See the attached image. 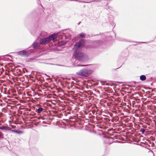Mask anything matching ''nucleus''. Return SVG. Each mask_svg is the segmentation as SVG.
<instances>
[{
  "label": "nucleus",
  "instance_id": "1",
  "mask_svg": "<svg viewBox=\"0 0 156 156\" xmlns=\"http://www.w3.org/2000/svg\"><path fill=\"white\" fill-rule=\"evenodd\" d=\"M75 58L78 60L85 61L88 59L87 55L81 52H76L73 54Z\"/></svg>",
  "mask_w": 156,
  "mask_h": 156
},
{
  "label": "nucleus",
  "instance_id": "2",
  "mask_svg": "<svg viewBox=\"0 0 156 156\" xmlns=\"http://www.w3.org/2000/svg\"><path fill=\"white\" fill-rule=\"evenodd\" d=\"M92 73V71L90 69H83L80 70L77 73V74L83 76H87L89 75Z\"/></svg>",
  "mask_w": 156,
  "mask_h": 156
},
{
  "label": "nucleus",
  "instance_id": "3",
  "mask_svg": "<svg viewBox=\"0 0 156 156\" xmlns=\"http://www.w3.org/2000/svg\"><path fill=\"white\" fill-rule=\"evenodd\" d=\"M84 41L82 40L77 42L74 46L73 50L74 51H76L81 49L84 44Z\"/></svg>",
  "mask_w": 156,
  "mask_h": 156
},
{
  "label": "nucleus",
  "instance_id": "4",
  "mask_svg": "<svg viewBox=\"0 0 156 156\" xmlns=\"http://www.w3.org/2000/svg\"><path fill=\"white\" fill-rule=\"evenodd\" d=\"M49 41V39L48 37H46L44 38H42L41 39L40 41V44H48Z\"/></svg>",
  "mask_w": 156,
  "mask_h": 156
},
{
  "label": "nucleus",
  "instance_id": "5",
  "mask_svg": "<svg viewBox=\"0 0 156 156\" xmlns=\"http://www.w3.org/2000/svg\"><path fill=\"white\" fill-rule=\"evenodd\" d=\"M58 36V34H54L49 36L48 38L49 39V41H53L56 39Z\"/></svg>",
  "mask_w": 156,
  "mask_h": 156
},
{
  "label": "nucleus",
  "instance_id": "6",
  "mask_svg": "<svg viewBox=\"0 0 156 156\" xmlns=\"http://www.w3.org/2000/svg\"><path fill=\"white\" fill-rule=\"evenodd\" d=\"M28 50L26 51L24 50L19 51L17 53L18 54L22 56H27L28 55Z\"/></svg>",
  "mask_w": 156,
  "mask_h": 156
},
{
  "label": "nucleus",
  "instance_id": "7",
  "mask_svg": "<svg viewBox=\"0 0 156 156\" xmlns=\"http://www.w3.org/2000/svg\"><path fill=\"white\" fill-rule=\"evenodd\" d=\"M40 44H40V42L38 43L37 42H35L33 44L32 46L33 48H35L40 47Z\"/></svg>",
  "mask_w": 156,
  "mask_h": 156
},
{
  "label": "nucleus",
  "instance_id": "8",
  "mask_svg": "<svg viewBox=\"0 0 156 156\" xmlns=\"http://www.w3.org/2000/svg\"><path fill=\"white\" fill-rule=\"evenodd\" d=\"M0 129H2V130H9L10 129V128L8 126L7 127L6 126H0Z\"/></svg>",
  "mask_w": 156,
  "mask_h": 156
},
{
  "label": "nucleus",
  "instance_id": "9",
  "mask_svg": "<svg viewBox=\"0 0 156 156\" xmlns=\"http://www.w3.org/2000/svg\"><path fill=\"white\" fill-rule=\"evenodd\" d=\"M41 37H44V36H46L47 35V33L44 31H42L40 34Z\"/></svg>",
  "mask_w": 156,
  "mask_h": 156
},
{
  "label": "nucleus",
  "instance_id": "10",
  "mask_svg": "<svg viewBox=\"0 0 156 156\" xmlns=\"http://www.w3.org/2000/svg\"><path fill=\"white\" fill-rule=\"evenodd\" d=\"M146 78V77L145 75H142L140 76V79L142 81L145 80Z\"/></svg>",
  "mask_w": 156,
  "mask_h": 156
},
{
  "label": "nucleus",
  "instance_id": "11",
  "mask_svg": "<svg viewBox=\"0 0 156 156\" xmlns=\"http://www.w3.org/2000/svg\"><path fill=\"white\" fill-rule=\"evenodd\" d=\"M66 42L65 41H62L59 43V45H63L66 44Z\"/></svg>",
  "mask_w": 156,
  "mask_h": 156
},
{
  "label": "nucleus",
  "instance_id": "12",
  "mask_svg": "<svg viewBox=\"0 0 156 156\" xmlns=\"http://www.w3.org/2000/svg\"><path fill=\"white\" fill-rule=\"evenodd\" d=\"M43 109L42 108L40 107L37 109V113H40L42 111Z\"/></svg>",
  "mask_w": 156,
  "mask_h": 156
},
{
  "label": "nucleus",
  "instance_id": "13",
  "mask_svg": "<svg viewBox=\"0 0 156 156\" xmlns=\"http://www.w3.org/2000/svg\"><path fill=\"white\" fill-rule=\"evenodd\" d=\"M15 133L18 134H21L23 133V132L21 131H17L16 130Z\"/></svg>",
  "mask_w": 156,
  "mask_h": 156
},
{
  "label": "nucleus",
  "instance_id": "14",
  "mask_svg": "<svg viewBox=\"0 0 156 156\" xmlns=\"http://www.w3.org/2000/svg\"><path fill=\"white\" fill-rule=\"evenodd\" d=\"M79 36L81 37H83L85 36V34L83 33H81L79 35Z\"/></svg>",
  "mask_w": 156,
  "mask_h": 156
},
{
  "label": "nucleus",
  "instance_id": "15",
  "mask_svg": "<svg viewBox=\"0 0 156 156\" xmlns=\"http://www.w3.org/2000/svg\"><path fill=\"white\" fill-rule=\"evenodd\" d=\"M140 131L141 132H142L143 133L145 132V130L144 129H141Z\"/></svg>",
  "mask_w": 156,
  "mask_h": 156
},
{
  "label": "nucleus",
  "instance_id": "16",
  "mask_svg": "<svg viewBox=\"0 0 156 156\" xmlns=\"http://www.w3.org/2000/svg\"><path fill=\"white\" fill-rule=\"evenodd\" d=\"M10 129L9 130H11V131L12 132H15V131L16 130H11V129L10 128Z\"/></svg>",
  "mask_w": 156,
  "mask_h": 156
},
{
  "label": "nucleus",
  "instance_id": "17",
  "mask_svg": "<svg viewBox=\"0 0 156 156\" xmlns=\"http://www.w3.org/2000/svg\"><path fill=\"white\" fill-rule=\"evenodd\" d=\"M77 66H85V65H77Z\"/></svg>",
  "mask_w": 156,
  "mask_h": 156
},
{
  "label": "nucleus",
  "instance_id": "18",
  "mask_svg": "<svg viewBox=\"0 0 156 156\" xmlns=\"http://www.w3.org/2000/svg\"><path fill=\"white\" fill-rule=\"evenodd\" d=\"M74 1H77V2H80V1H77V0H74Z\"/></svg>",
  "mask_w": 156,
  "mask_h": 156
}]
</instances>
